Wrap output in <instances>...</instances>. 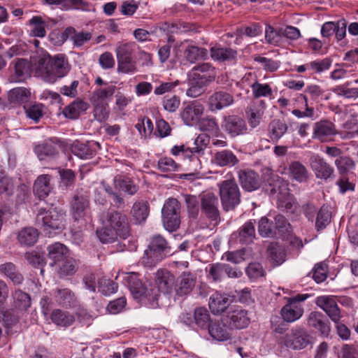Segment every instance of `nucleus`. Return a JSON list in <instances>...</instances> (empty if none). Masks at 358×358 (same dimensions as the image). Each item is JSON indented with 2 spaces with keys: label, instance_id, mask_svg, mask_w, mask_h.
<instances>
[{
  "label": "nucleus",
  "instance_id": "30",
  "mask_svg": "<svg viewBox=\"0 0 358 358\" xmlns=\"http://www.w3.org/2000/svg\"><path fill=\"white\" fill-rule=\"evenodd\" d=\"M287 171L289 177L299 182H305L308 179L307 168L299 161L291 162L289 164Z\"/></svg>",
  "mask_w": 358,
  "mask_h": 358
},
{
  "label": "nucleus",
  "instance_id": "43",
  "mask_svg": "<svg viewBox=\"0 0 358 358\" xmlns=\"http://www.w3.org/2000/svg\"><path fill=\"white\" fill-rule=\"evenodd\" d=\"M184 56L188 62L193 64L199 59H206L208 56V51L206 48L189 45L185 50Z\"/></svg>",
  "mask_w": 358,
  "mask_h": 358
},
{
  "label": "nucleus",
  "instance_id": "16",
  "mask_svg": "<svg viewBox=\"0 0 358 358\" xmlns=\"http://www.w3.org/2000/svg\"><path fill=\"white\" fill-rule=\"evenodd\" d=\"M315 303L328 315L334 322L338 323L341 318V313L337 303L333 296H317L315 299Z\"/></svg>",
  "mask_w": 358,
  "mask_h": 358
},
{
  "label": "nucleus",
  "instance_id": "12",
  "mask_svg": "<svg viewBox=\"0 0 358 358\" xmlns=\"http://www.w3.org/2000/svg\"><path fill=\"white\" fill-rule=\"evenodd\" d=\"M222 128L232 138L245 134L248 130L245 121L241 117L235 115L224 117Z\"/></svg>",
  "mask_w": 358,
  "mask_h": 358
},
{
  "label": "nucleus",
  "instance_id": "1",
  "mask_svg": "<svg viewBox=\"0 0 358 358\" xmlns=\"http://www.w3.org/2000/svg\"><path fill=\"white\" fill-rule=\"evenodd\" d=\"M37 70L45 82L54 83L68 73L69 66L63 55H57L53 58L44 55L38 61Z\"/></svg>",
  "mask_w": 358,
  "mask_h": 358
},
{
  "label": "nucleus",
  "instance_id": "58",
  "mask_svg": "<svg viewBox=\"0 0 358 358\" xmlns=\"http://www.w3.org/2000/svg\"><path fill=\"white\" fill-rule=\"evenodd\" d=\"M259 233L264 237H275V232L273 229V222H270L267 217H262L259 221Z\"/></svg>",
  "mask_w": 358,
  "mask_h": 358
},
{
  "label": "nucleus",
  "instance_id": "40",
  "mask_svg": "<svg viewBox=\"0 0 358 358\" xmlns=\"http://www.w3.org/2000/svg\"><path fill=\"white\" fill-rule=\"evenodd\" d=\"M31 92L26 88L17 87L11 90L8 94V99L10 103L13 104L27 105Z\"/></svg>",
  "mask_w": 358,
  "mask_h": 358
},
{
  "label": "nucleus",
  "instance_id": "47",
  "mask_svg": "<svg viewBox=\"0 0 358 358\" xmlns=\"http://www.w3.org/2000/svg\"><path fill=\"white\" fill-rule=\"evenodd\" d=\"M273 229L275 237H283L291 232L290 224L282 215H278L274 217Z\"/></svg>",
  "mask_w": 358,
  "mask_h": 358
},
{
  "label": "nucleus",
  "instance_id": "39",
  "mask_svg": "<svg viewBox=\"0 0 358 358\" xmlns=\"http://www.w3.org/2000/svg\"><path fill=\"white\" fill-rule=\"evenodd\" d=\"M239 241L243 244H249L253 241L255 236V224L252 221L245 222L238 231V236L234 234Z\"/></svg>",
  "mask_w": 358,
  "mask_h": 358
},
{
  "label": "nucleus",
  "instance_id": "46",
  "mask_svg": "<svg viewBox=\"0 0 358 358\" xmlns=\"http://www.w3.org/2000/svg\"><path fill=\"white\" fill-rule=\"evenodd\" d=\"M131 213L136 223L141 224L148 216L149 208L146 202L138 201L134 203Z\"/></svg>",
  "mask_w": 358,
  "mask_h": 358
},
{
  "label": "nucleus",
  "instance_id": "49",
  "mask_svg": "<svg viewBox=\"0 0 358 358\" xmlns=\"http://www.w3.org/2000/svg\"><path fill=\"white\" fill-rule=\"evenodd\" d=\"M20 311L18 310H0V322H2L7 328L12 327L15 325L20 319Z\"/></svg>",
  "mask_w": 358,
  "mask_h": 358
},
{
  "label": "nucleus",
  "instance_id": "53",
  "mask_svg": "<svg viewBox=\"0 0 358 358\" xmlns=\"http://www.w3.org/2000/svg\"><path fill=\"white\" fill-rule=\"evenodd\" d=\"M331 222V213L327 208L322 207L317 213L315 217V228L320 231L327 227Z\"/></svg>",
  "mask_w": 358,
  "mask_h": 358
},
{
  "label": "nucleus",
  "instance_id": "45",
  "mask_svg": "<svg viewBox=\"0 0 358 358\" xmlns=\"http://www.w3.org/2000/svg\"><path fill=\"white\" fill-rule=\"evenodd\" d=\"M48 257L52 261L50 263L51 266L63 260L66 252V248L60 243H55L48 248Z\"/></svg>",
  "mask_w": 358,
  "mask_h": 358
},
{
  "label": "nucleus",
  "instance_id": "59",
  "mask_svg": "<svg viewBox=\"0 0 358 358\" xmlns=\"http://www.w3.org/2000/svg\"><path fill=\"white\" fill-rule=\"evenodd\" d=\"M96 234L100 241L103 243L114 242L118 237L120 238L117 232L112 230L110 227L103 225L101 229L97 230Z\"/></svg>",
  "mask_w": 358,
  "mask_h": 358
},
{
  "label": "nucleus",
  "instance_id": "61",
  "mask_svg": "<svg viewBox=\"0 0 358 358\" xmlns=\"http://www.w3.org/2000/svg\"><path fill=\"white\" fill-rule=\"evenodd\" d=\"M116 87L113 85L106 84L104 87H101L94 92V96L101 101H106L111 98L115 93Z\"/></svg>",
  "mask_w": 358,
  "mask_h": 358
},
{
  "label": "nucleus",
  "instance_id": "5",
  "mask_svg": "<svg viewBox=\"0 0 358 358\" xmlns=\"http://www.w3.org/2000/svg\"><path fill=\"white\" fill-rule=\"evenodd\" d=\"M220 199L224 210L234 209L241 201V193L234 179L218 183Z\"/></svg>",
  "mask_w": 358,
  "mask_h": 358
},
{
  "label": "nucleus",
  "instance_id": "57",
  "mask_svg": "<svg viewBox=\"0 0 358 358\" xmlns=\"http://www.w3.org/2000/svg\"><path fill=\"white\" fill-rule=\"evenodd\" d=\"M331 64L332 60L329 57H326L323 59H317L308 63V67L313 73H320L324 71L328 70Z\"/></svg>",
  "mask_w": 358,
  "mask_h": 358
},
{
  "label": "nucleus",
  "instance_id": "41",
  "mask_svg": "<svg viewBox=\"0 0 358 358\" xmlns=\"http://www.w3.org/2000/svg\"><path fill=\"white\" fill-rule=\"evenodd\" d=\"M38 231L34 227H25L18 233L17 239L20 244L32 245L38 240Z\"/></svg>",
  "mask_w": 358,
  "mask_h": 358
},
{
  "label": "nucleus",
  "instance_id": "62",
  "mask_svg": "<svg viewBox=\"0 0 358 358\" xmlns=\"http://www.w3.org/2000/svg\"><path fill=\"white\" fill-rule=\"evenodd\" d=\"M246 273L250 279L257 280L265 275V271L259 263L253 262L246 268Z\"/></svg>",
  "mask_w": 358,
  "mask_h": 358
},
{
  "label": "nucleus",
  "instance_id": "14",
  "mask_svg": "<svg viewBox=\"0 0 358 358\" xmlns=\"http://www.w3.org/2000/svg\"><path fill=\"white\" fill-rule=\"evenodd\" d=\"M336 134L335 125L331 121L322 120L314 124L313 138L320 142H327Z\"/></svg>",
  "mask_w": 358,
  "mask_h": 358
},
{
  "label": "nucleus",
  "instance_id": "2",
  "mask_svg": "<svg viewBox=\"0 0 358 358\" xmlns=\"http://www.w3.org/2000/svg\"><path fill=\"white\" fill-rule=\"evenodd\" d=\"M171 254V247L167 240L160 234H155L150 238L140 261L145 266L153 267Z\"/></svg>",
  "mask_w": 358,
  "mask_h": 358
},
{
  "label": "nucleus",
  "instance_id": "34",
  "mask_svg": "<svg viewBox=\"0 0 358 358\" xmlns=\"http://www.w3.org/2000/svg\"><path fill=\"white\" fill-rule=\"evenodd\" d=\"M50 176L49 175L39 176L34 184V192L42 199L47 196L52 189L50 183Z\"/></svg>",
  "mask_w": 358,
  "mask_h": 358
},
{
  "label": "nucleus",
  "instance_id": "31",
  "mask_svg": "<svg viewBox=\"0 0 358 358\" xmlns=\"http://www.w3.org/2000/svg\"><path fill=\"white\" fill-rule=\"evenodd\" d=\"M227 325L222 320V322L210 324L208 328L210 335L218 341H227L231 338V333Z\"/></svg>",
  "mask_w": 358,
  "mask_h": 358
},
{
  "label": "nucleus",
  "instance_id": "3",
  "mask_svg": "<svg viewBox=\"0 0 358 358\" xmlns=\"http://www.w3.org/2000/svg\"><path fill=\"white\" fill-rule=\"evenodd\" d=\"M36 223L46 235L51 236L57 233L55 231H61L64 229L65 213L57 208H41L37 213Z\"/></svg>",
  "mask_w": 358,
  "mask_h": 358
},
{
  "label": "nucleus",
  "instance_id": "8",
  "mask_svg": "<svg viewBox=\"0 0 358 358\" xmlns=\"http://www.w3.org/2000/svg\"><path fill=\"white\" fill-rule=\"evenodd\" d=\"M283 342L289 349L301 350L312 345V337L303 327L296 326L284 336Z\"/></svg>",
  "mask_w": 358,
  "mask_h": 358
},
{
  "label": "nucleus",
  "instance_id": "44",
  "mask_svg": "<svg viewBox=\"0 0 358 358\" xmlns=\"http://www.w3.org/2000/svg\"><path fill=\"white\" fill-rule=\"evenodd\" d=\"M34 150L41 160L44 159L46 157H56L59 153L57 146L49 142L36 145Z\"/></svg>",
  "mask_w": 358,
  "mask_h": 358
},
{
  "label": "nucleus",
  "instance_id": "6",
  "mask_svg": "<svg viewBox=\"0 0 358 358\" xmlns=\"http://www.w3.org/2000/svg\"><path fill=\"white\" fill-rule=\"evenodd\" d=\"M162 220L165 229L169 231L176 230L180 224V204L175 198L168 199L162 209Z\"/></svg>",
  "mask_w": 358,
  "mask_h": 358
},
{
  "label": "nucleus",
  "instance_id": "27",
  "mask_svg": "<svg viewBox=\"0 0 358 358\" xmlns=\"http://www.w3.org/2000/svg\"><path fill=\"white\" fill-rule=\"evenodd\" d=\"M284 36L290 40L298 39L301 34L299 30L292 26H285V28H280L278 31L273 30V29L268 26V29H266V38L269 41H274L275 36Z\"/></svg>",
  "mask_w": 358,
  "mask_h": 358
},
{
  "label": "nucleus",
  "instance_id": "35",
  "mask_svg": "<svg viewBox=\"0 0 358 358\" xmlns=\"http://www.w3.org/2000/svg\"><path fill=\"white\" fill-rule=\"evenodd\" d=\"M267 253L274 265H280L285 261L286 250L283 246L278 243H271L268 246Z\"/></svg>",
  "mask_w": 358,
  "mask_h": 358
},
{
  "label": "nucleus",
  "instance_id": "18",
  "mask_svg": "<svg viewBox=\"0 0 358 358\" xmlns=\"http://www.w3.org/2000/svg\"><path fill=\"white\" fill-rule=\"evenodd\" d=\"M307 324L309 327L317 330L322 336L327 337L331 331L329 320L320 312H311L308 315Z\"/></svg>",
  "mask_w": 358,
  "mask_h": 358
},
{
  "label": "nucleus",
  "instance_id": "32",
  "mask_svg": "<svg viewBox=\"0 0 358 358\" xmlns=\"http://www.w3.org/2000/svg\"><path fill=\"white\" fill-rule=\"evenodd\" d=\"M287 130L288 126L284 120L274 119L268 124V136L273 141H278Z\"/></svg>",
  "mask_w": 358,
  "mask_h": 358
},
{
  "label": "nucleus",
  "instance_id": "19",
  "mask_svg": "<svg viewBox=\"0 0 358 358\" xmlns=\"http://www.w3.org/2000/svg\"><path fill=\"white\" fill-rule=\"evenodd\" d=\"M238 179L242 187L248 192L259 189L261 185L259 176L251 169L240 170L238 171Z\"/></svg>",
  "mask_w": 358,
  "mask_h": 358
},
{
  "label": "nucleus",
  "instance_id": "7",
  "mask_svg": "<svg viewBox=\"0 0 358 358\" xmlns=\"http://www.w3.org/2000/svg\"><path fill=\"white\" fill-rule=\"evenodd\" d=\"M223 321L229 329H243L250 324V317L247 310L241 306L233 304L227 309Z\"/></svg>",
  "mask_w": 358,
  "mask_h": 358
},
{
  "label": "nucleus",
  "instance_id": "26",
  "mask_svg": "<svg viewBox=\"0 0 358 358\" xmlns=\"http://www.w3.org/2000/svg\"><path fill=\"white\" fill-rule=\"evenodd\" d=\"M270 194H277L278 201L285 203V204H281L282 207H285L286 209H290L292 208V203L289 199L290 194L287 184L282 180L278 179L275 182L273 187L270 189Z\"/></svg>",
  "mask_w": 358,
  "mask_h": 358
},
{
  "label": "nucleus",
  "instance_id": "64",
  "mask_svg": "<svg viewBox=\"0 0 358 358\" xmlns=\"http://www.w3.org/2000/svg\"><path fill=\"white\" fill-rule=\"evenodd\" d=\"M187 210L190 217L196 218L199 213V201L196 196L189 195L185 198Z\"/></svg>",
  "mask_w": 358,
  "mask_h": 358
},
{
  "label": "nucleus",
  "instance_id": "21",
  "mask_svg": "<svg viewBox=\"0 0 358 358\" xmlns=\"http://www.w3.org/2000/svg\"><path fill=\"white\" fill-rule=\"evenodd\" d=\"M208 143L209 139L207 136L205 135H199L195 140V146L189 148V160L192 163L194 171H198L201 169L200 159L195 154L203 155Z\"/></svg>",
  "mask_w": 358,
  "mask_h": 358
},
{
  "label": "nucleus",
  "instance_id": "23",
  "mask_svg": "<svg viewBox=\"0 0 358 358\" xmlns=\"http://www.w3.org/2000/svg\"><path fill=\"white\" fill-rule=\"evenodd\" d=\"M231 305L229 296L226 294L217 292L210 296L209 308L214 315H220L224 311L227 312Z\"/></svg>",
  "mask_w": 358,
  "mask_h": 358
},
{
  "label": "nucleus",
  "instance_id": "42",
  "mask_svg": "<svg viewBox=\"0 0 358 358\" xmlns=\"http://www.w3.org/2000/svg\"><path fill=\"white\" fill-rule=\"evenodd\" d=\"M30 66L28 61L24 59H18L15 65V74L12 76L13 82H21L29 75Z\"/></svg>",
  "mask_w": 358,
  "mask_h": 358
},
{
  "label": "nucleus",
  "instance_id": "10",
  "mask_svg": "<svg viewBox=\"0 0 358 358\" xmlns=\"http://www.w3.org/2000/svg\"><path fill=\"white\" fill-rule=\"evenodd\" d=\"M71 206L75 220L85 217L90 209V192L84 189H78L73 195Z\"/></svg>",
  "mask_w": 358,
  "mask_h": 358
},
{
  "label": "nucleus",
  "instance_id": "38",
  "mask_svg": "<svg viewBox=\"0 0 358 358\" xmlns=\"http://www.w3.org/2000/svg\"><path fill=\"white\" fill-rule=\"evenodd\" d=\"M50 319L56 325L64 327L71 326L75 322V317L72 314L59 309H55L52 312Z\"/></svg>",
  "mask_w": 358,
  "mask_h": 358
},
{
  "label": "nucleus",
  "instance_id": "36",
  "mask_svg": "<svg viewBox=\"0 0 358 358\" xmlns=\"http://www.w3.org/2000/svg\"><path fill=\"white\" fill-rule=\"evenodd\" d=\"M127 286L136 299H140L145 293V288L135 273H131L126 277Z\"/></svg>",
  "mask_w": 358,
  "mask_h": 358
},
{
  "label": "nucleus",
  "instance_id": "55",
  "mask_svg": "<svg viewBox=\"0 0 358 358\" xmlns=\"http://www.w3.org/2000/svg\"><path fill=\"white\" fill-rule=\"evenodd\" d=\"M296 99L298 101L304 103L306 110L305 111H301L299 109H294L292 111V113L298 118L309 117L313 119L315 115L314 108L308 107L306 96L300 94Z\"/></svg>",
  "mask_w": 358,
  "mask_h": 358
},
{
  "label": "nucleus",
  "instance_id": "60",
  "mask_svg": "<svg viewBox=\"0 0 358 358\" xmlns=\"http://www.w3.org/2000/svg\"><path fill=\"white\" fill-rule=\"evenodd\" d=\"M255 98L266 97L272 94V89L268 84H262L255 82L251 85Z\"/></svg>",
  "mask_w": 358,
  "mask_h": 358
},
{
  "label": "nucleus",
  "instance_id": "52",
  "mask_svg": "<svg viewBox=\"0 0 358 358\" xmlns=\"http://www.w3.org/2000/svg\"><path fill=\"white\" fill-rule=\"evenodd\" d=\"M338 173L341 175H345L350 170L355 168L356 164L352 158L348 156H341L338 157L334 162Z\"/></svg>",
  "mask_w": 358,
  "mask_h": 358
},
{
  "label": "nucleus",
  "instance_id": "28",
  "mask_svg": "<svg viewBox=\"0 0 358 358\" xmlns=\"http://www.w3.org/2000/svg\"><path fill=\"white\" fill-rule=\"evenodd\" d=\"M156 282L159 289L164 294L170 293L176 280L174 275L167 270H159L156 273Z\"/></svg>",
  "mask_w": 358,
  "mask_h": 358
},
{
  "label": "nucleus",
  "instance_id": "22",
  "mask_svg": "<svg viewBox=\"0 0 358 358\" xmlns=\"http://www.w3.org/2000/svg\"><path fill=\"white\" fill-rule=\"evenodd\" d=\"M196 282L195 276L189 271H185L178 278L175 290L178 295H187L192 292Z\"/></svg>",
  "mask_w": 358,
  "mask_h": 358
},
{
  "label": "nucleus",
  "instance_id": "37",
  "mask_svg": "<svg viewBox=\"0 0 358 358\" xmlns=\"http://www.w3.org/2000/svg\"><path fill=\"white\" fill-rule=\"evenodd\" d=\"M54 294L56 301L62 306L71 307L76 302L74 293L69 289H56Z\"/></svg>",
  "mask_w": 358,
  "mask_h": 358
},
{
  "label": "nucleus",
  "instance_id": "54",
  "mask_svg": "<svg viewBox=\"0 0 358 358\" xmlns=\"http://www.w3.org/2000/svg\"><path fill=\"white\" fill-rule=\"evenodd\" d=\"M27 116L37 122L43 115V106L41 103L24 105Z\"/></svg>",
  "mask_w": 358,
  "mask_h": 358
},
{
  "label": "nucleus",
  "instance_id": "63",
  "mask_svg": "<svg viewBox=\"0 0 358 358\" xmlns=\"http://www.w3.org/2000/svg\"><path fill=\"white\" fill-rule=\"evenodd\" d=\"M117 70L124 73H133L136 71V63L132 57L117 61Z\"/></svg>",
  "mask_w": 358,
  "mask_h": 358
},
{
  "label": "nucleus",
  "instance_id": "9",
  "mask_svg": "<svg viewBox=\"0 0 358 358\" xmlns=\"http://www.w3.org/2000/svg\"><path fill=\"white\" fill-rule=\"evenodd\" d=\"M309 297L307 294H299L287 299V303L282 308L280 315L286 322L292 323L299 320L304 312L301 304Z\"/></svg>",
  "mask_w": 358,
  "mask_h": 358
},
{
  "label": "nucleus",
  "instance_id": "56",
  "mask_svg": "<svg viewBox=\"0 0 358 358\" xmlns=\"http://www.w3.org/2000/svg\"><path fill=\"white\" fill-rule=\"evenodd\" d=\"M98 289L102 294L108 296L117 290V285L113 280L102 278L98 281Z\"/></svg>",
  "mask_w": 358,
  "mask_h": 358
},
{
  "label": "nucleus",
  "instance_id": "4",
  "mask_svg": "<svg viewBox=\"0 0 358 358\" xmlns=\"http://www.w3.org/2000/svg\"><path fill=\"white\" fill-rule=\"evenodd\" d=\"M103 226L110 227L119 234L120 238L125 239L130 235V226L127 216L122 212L111 210L103 212L101 215Z\"/></svg>",
  "mask_w": 358,
  "mask_h": 358
},
{
  "label": "nucleus",
  "instance_id": "15",
  "mask_svg": "<svg viewBox=\"0 0 358 358\" xmlns=\"http://www.w3.org/2000/svg\"><path fill=\"white\" fill-rule=\"evenodd\" d=\"M188 76L194 80H199L201 84H208L214 80L215 70L210 64L202 63L193 67Z\"/></svg>",
  "mask_w": 358,
  "mask_h": 358
},
{
  "label": "nucleus",
  "instance_id": "51",
  "mask_svg": "<svg viewBox=\"0 0 358 358\" xmlns=\"http://www.w3.org/2000/svg\"><path fill=\"white\" fill-rule=\"evenodd\" d=\"M113 181L116 188H120L130 195L134 194L138 191V187L129 178L115 177Z\"/></svg>",
  "mask_w": 358,
  "mask_h": 358
},
{
  "label": "nucleus",
  "instance_id": "17",
  "mask_svg": "<svg viewBox=\"0 0 358 358\" xmlns=\"http://www.w3.org/2000/svg\"><path fill=\"white\" fill-rule=\"evenodd\" d=\"M234 96L225 91H215L208 98V103L211 111L220 110L231 106Z\"/></svg>",
  "mask_w": 358,
  "mask_h": 358
},
{
  "label": "nucleus",
  "instance_id": "50",
  "mask_svg": "<svg viewBox=\"0 0 358 358\" xmlns=\"http://www.w3.org/2000/svg\"><path fill=\"white\" fill-rule=\"evenodd\" d=\"M210 315L205 308H196L194 312V322L201 329L209 328Z\"/></svg>",
  "mask_w": 358,
  "mask_h": 358
},
{
  "label": "nucleus",
  "instance_id": "24",
  "mask_svg": "<svg viewBox=\"0 0 358 358\" xmlns=\"http://www.w3.org/2000/svg\"><path fill=\"white\" fill-rule=\"evenodd\" d=\"M211 162L220 167L234 166L239 162V160L230 150H222L214 153Z\"/></svg>",
  "mask_w": 358,
  "mask_h": 358
},
{
  "label": "nucleus",
  "instance_id": "13",
  "mask_svg": "<svg viewBox=\"0 0 358 358\" xmlns=\"http://www.w3.org/2000/svg\"><path fill=\"white\" fill-rule=\"evenodd\" d=\"M310 163L317 178L327 180L334 176V167L319 155H313L310 159Z\"/></svg>",
  "mask_w": 358,
  "mask_h": 358
},
{
  "label": "nucleus",
  "instance_id": "33",
  "mask_svg": "<svg viewBox=\"0 0 358 358\" xmlns=\"http://www.w3.org/2000/svg\"><path fill=\"white\" fill-rule=\"evenodd\" d=\"M88 106L87 102L76 99L64 108L63 114L66 118L76 120L82 113L87 110Z\"/></svg>",
  "mask_w": 358,
  "mask_h": 358
},
{
  "label": "nucleus",
  "instance_id": "25",
  "mask_svg": "<svg viewBox=\"0 0 358 358\" xmlns=\"http://www.w3.org/2000/svg\"><path fill=\"white\" fill-rule=\"evenodd\" d=\"M48 5L59 6L63 10L78 9L83 11L91 10V5L83 0H44Z\"/></svg>",
  "mask_w": 358,
  "mask_h": 358
},
{
  "label": "nucleus",
  "instance_id": "29",
  "mask_svg": "<svg viewBox=\"0 0 358 358\" xmlns=\"http://www.w3.org/2000/svg\"><path fill=\"white\" fill-rule=\"evenodd\" d=\"M99 145L96 142L83 143L79 141L75 142L71 147L72 152L80 159H90L96 153L95 146Z\"/></svg>",
  "mask_w": 358,
  "mask_h": 358
},
{
  "label": "nucleus",
  "instance_id": "20",
  "mask_svg": "<svg viewBox=\"0 0 358 358\" xmlns=\"http://www.w3.org/2000/svg\"><path fill=\"white\" fill-rule=\"evenodd\" d=\"M204 111L203 106L197 101L190 102L182 110V118L187 125L192 126L201 118Z\"/></svg>",
  "mask_w": 358,
  "mask_h": 358
},
{
  "label": "nucleus",
  "instance_id": "48",
  "mask_svg": "<svg viewBox=\"0 0 358 358\" xmlns=\"http://www.w3.org/2000/svg\"><path fill=\"white\" fill-rule=\"evenodd\" d=\"M0 271L7 276L14 284H20L24 278L13 263L8 262L0 266Z\"/></svg>",
  "mask_w": 358,
  "mask_h": 358
},
{
  "label": "nucleus",
  "instance_id": "11",
  "mask_svg": "<svg viewBox=\"0 0 358 358\" xmlns=\"http://www.w3.org/2000/svg\"><path fill=\"white\" fill-rule=\"evenodd\" d=\"M218 198L210 192L201 196V209L206 217L217 224L220 220Z\"/></svg>",
  "mask_w": 358,
  "mask_h": 358
}]
</instances>
